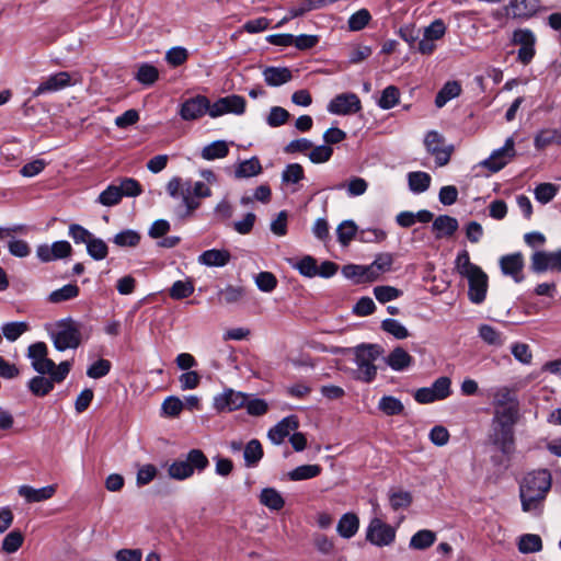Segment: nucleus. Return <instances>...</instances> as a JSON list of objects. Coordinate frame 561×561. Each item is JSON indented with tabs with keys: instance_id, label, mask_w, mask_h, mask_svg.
<instances>
[{
	"instance_id": "31",
	"label": "nucleus",
	"mask_w": 561,
	"mask_h": 561,
	"mask_svg": "<svg viewBox=\"0 0 561 561\" xmlns=\"http://www.w3.org/2000/svg\"><path fill=\"white\" fill-rule=\"evenodd\" d=\"M407 178L409 188L414 194H421L427 191L432 182L431 175L423 171L409 172Z\"/></svg>"
},
{
	"instance_id": "61",
	"label": "nucleus",
	"mask_w": 561,
	"mask_h": 561,
	"mask_svg": "<svg viewBox=\"0 0 561 561\" xmlns=\"http://www.w3.org/2000/svg\"><path fill=\"white\" fill-rule=\"evenodd\" d=\"M374 295L379 302L386 304L399 298L402 291L392 286H377L374 288Z\"/></svg>"
},
{
	"instance_id": "27",
	"label": "nucleus",
	"mask_w": 561,
	"mask_h": 561,
	"mask_svg": "<svg viewBox=\"0 0 561 561\" xmlns=\"http://www.w3.org/2000/svg\"><path fill=\"white\" fill-rule=\"evenodd\" d=\"M262 75L265 83L270 87H279L293 79L290 69L286 67H266Z\"/></svg>"
},
{
	"instance_id": "47",
	"label": "nucleus",
	"mask_w": 561,
	"mask_h": 561,
	"mask_svg": "<svg viewBox=\"0 0 561 561\" xmlns=\"http://www.w3.org/2000/svg\"><path fill=\"white\" fill-rule=\"evenodd\" d=\"M87 252L92 259L101 261L107 256L108 248L102 239L92 236L87 243Z\"/></svg>"
},
{
	"instance_id": "23",
	"label": "nucleus",
	"mask_w": 561,
	"mask_h": 561,
	"mask_svg": "<svg viewBox=\"0 0 561 561\" xmlns=\"http://www.w3.org/2000/svg\"><path fill=\"white\" fill-rule=\"evenodd\" d=\"M18 493L28 503L43 502L54 496L56 493V485H46L39 489H35L30 485H21Z\"/></svg>"
},
{
	"instance_id": "21",
	"label": "nucleus",
	"mask_w": 561,
	"mask_h": 561,
	"mask_svg": "<svg viewBox=\"0 0 561 561\" xmlns=\"http://www.w3.org/2000/svg\"><path fill=\"white\" fill-rule=\"evenodd\" d=\"M492 405L493 410L519 409V400L513 389L502 386L492 390Z\"/></svg>"
},
{
	"instance_id": "9",
	"label": "nucleus",
	"mask_w": 561,
	"mask_h": 561,
	"mask_svg": "<svg viewBox=\"0 0 561 561\" xmlns=\"http://www.w3.org/2000/svg\"><path fill=\"white\" fill-rule=\"evenodd\" d=\"M512 43L518 45L517 60L528 65L535 57L536 36L529 28H517L513 32Z\"/></svg>"
},
{
	"instance_id": "4",
	"label": "nucleus",
	"mask_w": 561,
	"mask_h": 561,
	"mask_svg": "<svg viewBox=\"0 0 561 561\" xmlns=\"http://www.w3.org/2000/svg\"><path fill=\"white\" fill-rule=\"evenodd\" d=\"M455 268L469 283L468 296L471 302L484 301L488 291V275L482 268L470 261L468 251H460L455 260Z\"/></svg>"
},
{
	"instance_id": "46",
	"label": "nucleus",
	"mask_w": 561,
	"mask_h": 561,
	"mask_svg": "<svg viewBox=\"0 0 561 561\" xmlns=\"http://www.w3.org/2000/svg\"><path fill=\"white\" fill-rule=\"evenodd\" d=\"M389 503L393 511L407 508L412 504V494L409 491L391 490L389 491Z\"/></svg>"
},
{
	"instance_id": "17",
	"label": "nucleus",
	"mask_w": 561,
	"mask_h": 561,
	"mask_svg": "<svg viewBox=\"0 0 561 561\" xmlns=\"http://www.w3.org/2000/svg\"><path fill=\"white\" fill-rule=\"evenodd\" d=\"M247 403V394L233 389H226L214 398V408L218 412H232Z\"/></svg>"
},
{
	"instance_id": "22",
	"label": "nucleus",
	"mask_w": 561,
	"mask_h": 561,
	"mask_svg": "<svg viewBox=\"0 0 561 561\" xmlns=\"http://www.w3.org/2000/svg\"><path fill=\"white\" fill-rule=\"evenodd\" d=\"M500 266L503 274L511 276L516 283L524 279V257L520 253L504 255L500 260Z\"/></svg>"
},
{
	"instance_id": "41",
	"label": "nucleus",
	"mask_w": 561,
	"mask_h": 561,
	"mask_svg": "<svg viewBox=\"0 0 561 561\" xmlns=\"http://www.w3.org/2000/svg\"><path fill=\"white\" fill-rule=\"evenodd\" d=\"M378 409L388 416L399 415L403 412V403L393 396H383L378 402Z\"/></svg>"
},
{
	"instance_id": "12",
	"label": "nucleus",
	"mask_w": 561,
	"mask_h": 561,
	"mask_svg": "<svg viewBox=\"0 0 561 561\" xmlns=\"http://www.w3.org/2000/svg\"><path fill=\"white\" fill-rule=\"evenodd\" d=\"M366 538L375 546H389L394 541L396 530L381 519L373 518L367 527Z\"/></svg>"
},
{
	"instance_id": "50",
	"label": "nucleus",
	"mask_w": 561,
	"mask_h": 561,
	"mask_svg": "<svg viewBox=\"0 0 561 561\" xmlns=\"http://www.w3.org/2000/svg\"><path fill=\"white\" fill-rule=\"evenodd\" d=\"M357 226L353 220H344L337 226V240L342 245H347L355 237Z\"/></svg>"
},
{
	"instance_id": "58",
	"label": "nucleus",
	"mask_w": 561,
	"mask_h": 561,
	"mask_svg": "<svg viewBox=\"0 0 561 561\" xmlns=\"http://www.w3.org/2000/svg\"><path fill=\"white\" fill-rule=\"evenodd\" d=\"M400 92L394 85L387 87L378 101V105L383 110L392 108L399 102Z\"/></svg>"
},
{
	"instance_id": "3",
	"label": "nucleus",
	"mask_w": 561,
	"mask_h": 561,
	"mask_svg": "<svg viewBox=\"0 0 561 561\" xmlns=\"http://www.w3.org/2000/svg\"><path fill=\"white\" fill-rule=\"evenodd\" d=\"M207 183L203 181L192 182L173 176L167 184V192L179 204L173 208V215L179 220H186L193 217L194 213L201 207L198 196Z\"/></svg>"
},
{
	"instance_id": "57",
	"label": "nucleus",
	"mask_w": 561,
	"mask_h": 561,
	"mask_svg": "<svg viewBox=\"0 0 561 561\" xmlns=\"http://www.w3.org/2000/svg\"><path fill=\"white\" fill-rule=\"evenodd\" d=\"M24 537L21 531L12 530L2 540V550L7 553L16 552L23 545Z\"/></svg>"
},
{
	"instance_id": "63",
	"label": "nucleus",
	"mask_w": 561,
	"mask_h": 561,
	"mask_svg": "<svg viewBox=\"0 0 561 561\" xmlns=\"http://www.w3.org/2000/svg\"><path fill=\"white\" fill-rule=\"evenodd\" d=\"M289 112L280 106H273L267 115L266 123L271 127H279L289 118Z\"/></svg>"
},
{
	"instance_id": "49",
	"label": "nucleus",
	"mask_w": 561,
	"mask_h": 561,
	"mask_svg": "<svg viewBox=\"0 0 561 561\" xmlns=\"http://www.w3.org/2000/svg\"><path fill=\"white\" fill-rule=\"evenodd\" d=\"M112 368V363L104 358H98L87 368V376L92 379H100L106 376Z\"/></svg>"
},
{
	"instance_id": "53",
	"label": "nucleus",
	"mask_w": 561,
	"mask_h": 561,
	"mask_svg": "<svg viewBox=\"0 0 561 561\" xmlns=\"http://www.w3.org/2000/svg\"><path fill=\"white\" fill-rule=\"evenodd\" d=\"M140 234L136 230L126 229L114 236L113 242L118 247H137Z\"/></svg>"
},
{
	"instance_id": "15",
	"label": "nucleus",
	"mask_w": 561,
	"mask_h": 561,
	"mask_svg": "<svg viewBox=\"0 0 561 561\" xmlns=\"http://www.w3.org/2000/svg\"><path fill=\"white\" fill-rule=\"evenodd\" d=\"M71 252L72 247L66 240L55 241L51 244H39L36 248V256L44 263L65 259L69 256Z\"/></svg>"
},
{
	"instance_id": "51",
	"label": "nucleus",
	"mask_w": 561,
	"mask_h": 561,
	"mask_svg": "<svg viewBox=\"0 0 561 561\" xmlns=\"http://www.w3.org/2000/svg\"><path fill=\"white\" fill-rule=\"evenodd\" d=\"M559 191V186L552 183H541L535 187V198L541 204L551 202Z\"/></svg>"
},
{
	"instance_id": "44",
	"label": "nucleus",
	"mask_w": 561,
	"mask_h": 561,
	"mask_svg": "<svg viewBox=\"0 0 561 561\" xmlns=\"http://www.w3.org/2000/svg\"><path fill=\"white\" fill-rule=\"evenodd\" d=\"M135 78L141 84L152 85L159 78V71L154 66L144 62L139 65Z\"/></svg>"
},
{
	"instance_id": "7",
	"label": "nucleus",
	"mask_w": 561,
	"mask_h": 561,
	"mask_svg": "<svg viewBox=\"0 0 561 561\" xmlns=\"http://www.w3.org/2000/svg\"><path fill=\"white\" fill-rule=\"evenodd\" d=\"M53 339L55 347L58 351H65L67 348L76 350L79 347L81 341L79 325L72 320L62 321L58 324Z\"/></svg>"
},
{
	"instance_id": "55",
	"label": "nucleus",
	"mask_w": 561,
	"mask_h": 561,
	"mask_svg": "<svg viewBox=\"0 0 561 561\" xmlns=\"http://www.w3.org/2000/svg\"><path fill=\"white\" fill-rule=\"evenodd\" d=\"M371 20V15L367 9H360L353 13L347 21L348 28L357 32L363 30Z\"/></svg>"
},
{
	"instance_id": "26",
	"label": "nucleus",
	"mask_w": 561,
	"mask_h": 561,
	"mask_svg": "<svg viewBox=\"0 0 561 561\" xmlns=\"http://www.w3.org/2000/svg\"><path fill=\"white\" fill-rule=\"evenodd\" d=\"M231 255L225 249H210L204 251L197 259L198 263L211 267H222L230 262Z\"/></svg>"
},
{
	"instance_id": "54",
	"label": "nucleus",
	"mask_w": 561,
	"mask_h": 561,
	"mask_svg": "<svg viewBox=\"0 0 561 561\" xmlns=\"http://www.w3.org/2000/svg\"><path fill=\"white\" fill-rule=\"evenodd\" d=\"M304 178L305 171L299 163H290L282 172V181L286 184H297Z\"/></svg>"
},
{
	"instance_id": "62",
	"label": "nucleus",
	"mask_w": 561,
	"mask_h": 561,
	"mask_svg": "<svg viewBox=\"0 0 561 561\" xmlns=\"http://www.w3.org/2000/svg\"><path fill=\"white\" fill-rule=\"evenodd\" d=\"M187 58L188 51L182 46L172 47L165 53V60L173 67L183 65Z\"/></svg>"
},
{
	"instance_id": "59",
	"label": "nucleus",
	"mask_w": 561,
	"mask_h": 561,
	"mask_svg": "<svg viewBox=\"0 0 561 561\" xmlns=\"http://www.w3.org/2000/svg\"><path fill=\"white\" fill-rule=\"evenodd\" d=\"M194 293V285L190 280H176L170 288V297L173 299H184Z\"/></svg>"
},
{
	"instance_id": "5",
	"label": "nucleus",
	"mask_w": 561,
	"mask_h": 561,
	"mask_svg": "<svg viewBox=\"0 0 561 561\" xmlns=\"http://www.w3.org/2000/svg\"><path fill=\"white\" fill-rule=\"evenodd\" d=\"M142 193L140 183L133 178L119 179L117 183L110 184L100 193L96 202L103 206L112 207L122 201L124 196L136 197Z\"/></svg>"
},
{
	"instance_id": "2",
	"label": "nucleus",
	"mask_w": 561,
	"mask_h": 561,
	"mask_svg": "<svg viewBox=\"0 0 561 561\" xmlns=\"http://www.w3.org/2000/svg\"><path fill=\"white\" fill-rule=\"evenodd\" d=\"M551 484V473L547 469L528 472L519 483L522 510L525 513L539 515Z\"/></svg>"
},
{
	"instance_id": "18",
	"label": "nucleus",
	"mask_w": 561,
	"mask_h": 561,
	"mask_svg": "<svg viewBox=\"0 0 561 561\" xmlns=\"http://www.w3.org/2000/svg\"><path fill=\"white\" fill-rule=\"evenodd\" d=\"M209 114V100L204 95H196L182 103L180 116L184 121H194L204 114Z\"/></svg>"
},
{
	"instance_id": "33",
	"label": "nucleus",
	"mask_w": 561,
	"mask_h": 561,
	"mask_svg": "<svg viewBox=\"0 0 561 561\" xmlns=\"http://www.w3.org/2000/svg\"><path fill=\"white\" fill-rule=\"evenodd\" d=\"M244 465L254 468L263 458V448L257 439H251L243 449Z\"/></svg>"
},
{
	"instance_id": "45",
	"label": "nucleus",
	"mask_w": 561,
	"mask_h": 561,
	"mask_svg": "<svg viewBox=\"0 0 561 561\" xmlns=\"http://www.w3.org/2000/svg\"><path fill=\"white\" fill-rule=\"evenodd\" d=\"M291 266L305 277L311 278L318 275L317 261L310 255H305L299 261L293 262Z\"/></svg>"
},
{
	"instance_id": "19",
	"label": "nucleus",
	"mask_w": 561,
	"mask_h": 561,
	"mask_svg": "<svg viewBox=\"0 0 561 561\" xmlns=\"http://www.w3.org/2000/svg\"><path fill=\"white\" fill-rule=\"evenodd\" d=\"M561 265V250L556 252L536 251L531 256V270L542 273L547 270H559Z\"/></svg>"
},
{
	"instance_id": "24",
	"label": "nucleus",
	"mask_w": 561,
	"mask_h": 561,
	"mask_svg": "<svg viewBox=\"0 0 561 561\" xmlns=\"http://www.w3.org/2000/svg\"><path fill=\"white\" fill-rule=\"evenodd\" d=\"M459 224L455 217L439 215L433 220L432 229L436 239L449 238L458 230Z\"/></svg>"
},
{
	"instance_id": "56",
	"label": "nucleus",
	"mask_w": 561,
	"mask_h": 561,
	"mask_svg": "<svg viewBox=\"0 0 561 561\" xmlns=\"http://www.w3.org/2000/svg\"><path fill=\"white\" fill-rule=\"evenodd\" d=\"M385 360L388 366L397 371L408 368L412 363L409 353H389Z\"/></svg>"
},
{
	"instance_id": "37",
	"label": "nucleus",
	"mask_w": 561,
	"mask_h": 561,
	"mask_svg": "<svg viewBox=\"0 0 561 561\" xmlns=\"http://www.w3.org/2000/svg\"><path fill=\"white\" fill-rule=\"evenodd\" d=\"M519 409L493 410L491 423L515 427L519 420Z\"/></svg>"
},
{
	"instance_id": "43",
	"label": "nucleus",
	"mask_w": 561,
	"mask_h": 561,
	"mask_svg": "<svg viewBox=\"0 0 561 561\" xmlns=\"http://www.w3.org/2000/svg\"><path fill=\"white\" fill-rule=\"evenodd\" d=\"M79 295V287L76 284H67L59 289L51 291L48 300L53 304H60L76 298Z\"/></svg>"
},
{
	"instance_id": "8",
	"label": "nucleus",
	"mask_w": 561,
	"mask_h": 561,
	"mask_svg": "<svg viewBox=\"0 0 561 561\" xmlns=\"http://www.w3.org/2000/svg\"><path fill=\"white\" fill-rule=\"evenodd\" d=\"M515 427L491 423L489 442L503 455L515 451Z\"/></svg>"
},
{
	"instance_id": "42",
	"label": "nucleus",
	"mask_w": 561,
	"mask_h": 561,
	"mask_svg": "<svg viewBox=\"0 0 561 561\" xmlns=\"http://www.w3.org/2000/svg\"><path fill=\"white\" fill-rule=\"evenodd\" d=\"M184 459L188 463V466L192 468L193 473L195 471L201 473L209 466L208 458L201 449H191L186 454Z\"/></svg>"
},
{
	"instance_id": "36",
	"label": "nucleus",
	"mask_w": 561,
	"mask_h": 561,
	"mask_svg": "<svg viewBox=\"0 0 561 561\" xmlns=\"http://www.w3.org/2000/svg\"><path fill=\"white\" fill-rule=\"evenodd\" d=\"M393 263V255L390 253H381L376 256L370 265H367L369 270V278L376 279L381 273L391 270Z\"/></svg>"
},
{
	"instance_id": "38",
	"label": "nucleus",
	"mask_w": 561,
	"mask_h": 561,
	"mask_svg": "<svg viewBox=\"0 0 561 561\" xmlns=\"http://www.w3.org/2000/svg\"><path fill=\"white\" fill-rule=\"evenodd\" d=\"M322 471L319 465H301L288 472L291 481H302L318 477Z\"/></svg>"
},
{
	"instance_id": "1",
	"label": "nucleus",
	"mask_w": 561,
	"mask_h": 561,
	"mask_svg": "<svg viewBox=\"0 0 561 561\" xmlns=\"http://www.w3.org/2000/svg\"><path fill=\"white\" fill-rule=\"evenodd\" d=\"M47 355L48 353H27L32 368L38 374L27 381V389L37 398L48 396L55 385L61 383L71 370L69 360L56 364Z\"/></svg>"
},
{
	"instance_id": "11",
	"label": "nucleus",
	"mask_w": 561,
	"mask_h": 561,
	"mask_svg": "<svg viewBox=\"0 0 561 561\" xmlns=\"http://www.w3.org/2000/svg\"><path fill=\"white\" fill-rule=\"evenodd\" d=\"M245 99L232 94L218 99L215 103H209V116L215 118L225 114H243L245 111Z\"/></svg>"
},
{
	"instance_id": "60",
	"label": "nucleus",
	"mask_w": 561,
	"mask_h": 561,
	"mask_svg": "<svg viewBox=\"0 0 561 561\" xmlns=\"http://www.w3.org/2000/svg\"><path fill=\"white\" fill-rule=\"evenodd\" d=\"M333 154V149L328 145H320L311 148L308 157L312 163L320 164L328 162Z\"/></svg>"
},
{
	"instance_id": "35",
	"label": "nucleus",
	"mask_w": 561,
	"mask_h": 561,
	"mask_svg": "<svg viewBox=\"0 0 561 561\" xmlns=\"http://www.w3.org/2000/svg\"><path fill=\"white\" fill-rule=\"evenodd\" d=\"M262 172V165L256 157H252L248 160L238 163L234 170V176L237 179L251 178Z\"/></svg>"
},
{
	"instance_id": "25",
	"label": "nucleus",
	"mask_w": 561,
	"mask_h": 561,
	"mask_svg": "<svg viewBox=\"0 0 561 561\" xmlns=\"http://www.w3.org/2000/svg\"><path fill=\"white\" fill-rule=\"evenodd\" d=\"M538 2L536 0H510L507 14L515 19H529L536 14Z\"/></svg>"
},
{
	"instance_id": "39",
	"label": "nucleus",
	"mask_w": 561,
	"mask_h": 561,
	"mask_svg": "<svg viewBox=\"0 0 561 561\" xmlns=\"http://www.w3.org/2000/svg\"><path fill=\"white\" fill-rule=\"evenodd\" d=\"M436 541V534L428 529L416 531L410 539V548L424 550L430 548Z\"/></svg>"
},
{
	"instance_id": "10",
	"label": "nucleus",
	"mask_w": 561,
	"mask_h": 561,
	"mask_svg": "<svg viewBox=\"0 0 561 561\" xmlns=\"http://www.w3.org/2000/svg\"><path fill=\"white\" fill-rule=\"evenodd\" d=\"M516 154L515 141L508 137L502 148L494 150L490 157L480 162V165L495 173L502 170Z\"/></svg>"
},
{
	"instance_id": "14",
	"label": "nucleus",
	"mask_w": 561,
	"mask_h": 561,
	"mask_svg": "<svg viewBox=\"0 0 561 561\" xmlns=\"http://www.w3.org/2000/svg\"><path fill=\"white\" fill-rule=\"evenodd\" d=\"M75 83L76 82L72 81V75L70 72L60 71L45 78L33 91V96L37 98L43 94L57 92Z\"/></svg>"
},
{
	"instance_id": "13",
	"label": "nucleus",
	"mask_w": 561,
	"mask_h": 561,
	"mask_svg": "<svg viewBox=\"0 0 561 561\" xmlns=\"http://www.w3.org/2000/svg\"><path fill=\"white\" fill-rule=\"evenodd\" d=\"M327 110L333 115L346 116L359 112L362 110V103L355 93H341L329 102Z\"/></svg>"
},
{
	"instance_id": "48",
	"label": "nucleus",
	"mask_w": 561,
	"mask_h": 561,
	"mask_svg": "<svg viewBox=\"0 0 561 561\" xmlns=\"http://www.w3.org/2000/svg\"><path fill=\"white\" fill-rule=\"evenodd\" d=\"M169 476L178 481L185 480L193 476L192 468L185 459L173 461L168 468Z\"/></svg>"
},
{
	"instance_id": "29",
	"label": "nucleus",
	"mask_w": 561,
	"mask_h": 561,
	"mask_svg": "<svg viewBox=\"0 0 561 561\" xmlns=\"http://www.w3.org/2000/svg\"><path fill=\"white\" fill-rule=\"evenodd\" d=\"M558 144L561 145V130L557 128H546L539 130L534 138V146L537 150Z\"/></svg>"
},
{
	"instance_id": "32",
	"label": "nucleus",
	"mask_w": 561,
	"mask_h": 561,
	"mask_svg": "<svg viewBox=\"0 0 561 561\" xmlns=\"http://www.w3.org/2000/svg\"><path fill=\"white\" fill-rule=\"evenodd\" d=\"M260 503L272 511H280L285 505V500L276 489L265 488L261 491Z\"/></svg>"
},
{
	"instance_id": "64",
	"label": "nucleus",
	"mask_w": 561,
	"mask_h": 561,
	"mask_svg": "<svg viewBox=\"0 0 561 561\" xmlns=\"http://www.w3.org/2000/svg\"><path fill=\"white\" fill-rule=\"evenodd\" d=\"M445 33L446 25L444 21L440 19H436L424 28L423 36L436 42L440 39L445 35Z\"/></svg>"
},
{
	"instance_id": "52",
	"label": "nucleus",
	"mask_w": 561,
	"mask_h": 561,
	"mask_svg": "<svg viewBox=\"0 0 561 561\" xmlns=\"http://www.w3.org/2000/svg\"><path fill=\"white\" fill-rule=\"evenodd\" d=\"M27 330L28 323L24 321L8 322L2 325L3 336L10 342L16 341Z\"/></svg>"
},
{
	"instance_id": "34",
	"label": "nucleus",
	"mask_w": 561,
	"mask_h": 561,
	"mask_svg": "<svg viewBox=\"0 0 561 561\" xmlns=\"http://www.w3.org/2000/svg\"><path fill=\"white\" fill-rule=\"evenodd\" d=\"M461 87L457 81H448L438 91L435 98V105L440 108L450 100L459 96Z\"/></svg>"
},
{
	"instance_id": "28",
	"label": "nucleus",
	"mask_w": 561,
	"mask_h": 561,
	"mask_svg": "<svg viewBox=\"0 0 561 561\" xmlns=\"http://www.w3.org/2000/svg\"><path fill=\"white\" fill-rule=\"evenodd\" d=\"M229 153V144L226 140H216L205 146L201 151V157L206 161L224 159Z\"/></svg>"
},
{
	"instance_id": "6",
	"label": "nucleus",
	"mask_w": 561,
	"mask_h": 561,
	"mask_svg": "<svg viewBox=\"0 0 561 561\" xmlns=\"http://www.w3.org/2000/svg\"><path fill=\"white\" fill-rule=\"evenodd\" d=\"M424 146L426 151L435 158L437 167H444L449 162L454 147L447 145L444 136L438 131H428L424 138Z\"/></svg>"
},
{
	"instance_id": "16",
	"label": "nucleus",
	"mask_w": 561,
	"mask_h": 561,
	"mask_svg": "<svg viewBox=\"0 0 561 561\" xmlns=\"http://www.w3.org/2000/svg\"><path fill=\"white\" fill-rule=\"evenodd\" d=\"M380 353H354V362L357 366L355 378L364 382H370L377 374V366L374 364Z\"/></svg>"
},
{
	"instance_id": "40",
	"label": "nucleus",
	"mask_w": 561,
	"mask_h": 561,
	"mask_svg": "<svg viewBox=\"0 0 561 561\" xmlns=\"http://www.w3.org/2000/svg\"><path fill=\"white\" fill-rule=\"evenodd\" d=\"M518 550L522 553H535L542 550V540L539 535L525 534L518 539Z\"/></svg>"
},
{
	"instance_id": "20",
	"label": "nucleus",
	"mask_w": 561,
	"mask_h": 561,
	"mask_svg": "<svg viewBox=\"0 0 561 561\" xmlns=\"http://www.w3.org/2000/svg\"><path fill=\"white\" fill-rule=\"evenodd\" d=\"M298 426L299 421L296 415L286 416L268 431V438L273 444L279 445L289 436L290 432L296 431Z\"/></svg>"
},
{
	"instance_id": "30",
	"label": "nucleus",
	"mask_w": 561,
	"mask_h": 561,
	"mask_svg": "<svg viewBox=\"0 0 561 561\" xmlns=\"http://www.w3.org/2000/svg\"><path fill=\"white\" fill-rule=\"evenodd\" d=\"M359 527V519L353 513L344 514L336 526V531L342 538L350 539L357 533Z\"/></svg>"
}]
</instances>
